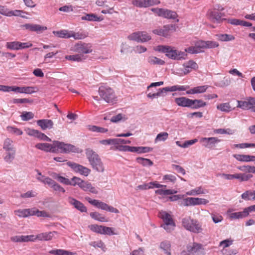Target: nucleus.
Wrapping results in <instances>:
<instances>
[{
	"mask_svg": "<svg viewBox=\"0 0 255 255\" xmlns=\"http://www.w3.org/2000/svg\"><path fill=\"white\" fill-rule=\"evenodd\" d=\"M88 129L90 131L100 133H105L108 131V129L96 126L89 125L88 126Z\"/></svg>",
	"mask_w": 255,
	"mask_h": 255,
	"instance_id": "ea45409f",
	"label": "nucleus"
},
{
	"mask_svg": "<svg viewBox=\"0 0 255 255\" xmlns=\"http://www.w3.org/2000/svg\"><path fill=\"white\" fill-rule=\"evenodd\" d=\"M176 28L177 26L175 24H167L164 25L162 28L153 30L152 32L159 36L168 37L170 36V32L175 31Z\"/></svg>",
	"mask_w": 255,
	"mask_h": 255,
	"instance_id": "6e6552de",
	"label": "nucleus"
},
{
	"mask_svg": "<svg viewBox=\"0 0 255 255\" xmlns=\"http://www.w3.org/2000/svg\"><path fill=\"white\" fill-rule=\"evenodd\" d=\"M85 153L93 168L98 172H104V167L98 154L91 148L86 149Z\"/></svg>",
	"mask_w": 255,
	"mask_h": 255,
	"instance_id": "f03ea898",
	"label": "nucleus"
},
{
	"mask_svg": "<svg viewBox=\"0 0 255 255\" xmlns=\"http://www.w3.org/2000/svg\"><path fill=\"white\" fill-rule=\"evenodd\" d=\"M25 13V12H24L21 10H10L9 16H20L22 18H25L26 17L25 16L21 15V13Z\"/></svg>",
	"mask_w": 255,
	"mask_h": 255,
	"instance_id": "e2e57ef3",
	"label": "nucleus"
},
{
	"mask_svg": "<svg viewBox=\"0 0 255 255\" xmlns=\"http://www.w3.org/2000/svg\"><path fill=\"white\" fill-rule=\"evenodd\" d=\"M91 47L90 44L80 42L74 45L73 50L79 53L87 54L92 52Z\"/></svg>",
	"mask_w": 255,
	"mask_h": 255,
	"instance_id": "4468645a",
	"label": "nucleus"
},
{
	"mask_svg": "<svg viewBox=\"0 0 255 255\" xmlns=\"http://www.w3.org/2000/svg\"><path fill=\"white\" fill-rule=\"evenodd\" d=\"M217 108L224 112H229L232 110L231 107L228 103L220 104L217 106Z\"/></svg>",
	"mask_w": 255,
	"mask_h": 255,
	"instance_id": "a19ab883",
	"label": "nucleus"
},
{
	"mask_svg": "<svg viewBox=\"0 0 255 255\" xmlns=\"http://www.w3.org/2000/svg\"><path fill=\"white\" fill-rule=\"evenodd\" d=\"M182 225L185 229L194 233H199L203 230L201 224L197 220L190 217L183 218Z\"/></svg>",
	"mask_w": 255,
	"mask_h": 255,
	"instance_id": "39448f33",
	"label": "nucleus"
},
{
	"mask_svg": "<svg viewBox=\"0 0 255 255\" xmlns=\"http://www.w3.org/2000/svg\"><path fill=\"white\" fill-rule=\"evenodd\" d=\"M67 165L71 167L74 172L85 176H87L91 172V170L88 168L73 162L68 161Z\"/></svg>",
	"mask_w": 255,
	"mask_h": 255,
	"instance_id": "1a4fd4ad",
	"label": "nucleus"
},
{
	"mask_svg": "<svg viewBox=\"0 0 255 255\" xmlns=\"http://www.w3.org/2000/svg\"><path fill=\"white\" fill-rule=\"evenodd\" d=\"M221 141V139L216 137H202L200 139V142L206 148H212L215 146L216 144Z\"/></svg>",
	"mask_w": 255,
	"mask_h": 255,
	"instance_id": "dca6fc26",
	"label": "nucleus"
},
{
	"mask_svg": "<svg viewBox=\"0 0 255 255\" xmlns=\"http://www.w3.org/2000/svg\"><path fill=\"white\" fill-rule=\"evenodd\" d=\"M159 248L167 255H171V244L169 241L165 240L162 242L160 244Z\"/></svg>",
	"mask_w": 255,
	"mask_h": 255,
	"instance_id": "bb28decb",
	"label": "nucleus"
},
{
	"mask_svg": "<svg viewBox=\"0 0 255 255\" xmlns=\"http://www.w3.org/2000/svg\"><path fill=\"white\" fill-rule=\"evenodd\" d=\"M211 216L213 221L215 224L221 222L223 219V217L221 215H220L219 214L216 213H212L211 214Z\"/></svg>",
	"mask_w": 255,
	"mask_h": 255,
	"instance_id": "052dcab7",
	"label": "nucleus"
},
{
	"mask_svg": "<svg viewBox=\"0 0 255 255\" xmlns=\"http://www.w3.org/2000/svg\"><path fill=\"white\" fill-rule=\"evenodd\" d=\"M53 33L54 35L58 37L62 38H70V31L68 30H61L59 31H53Z\"/></svg>",
	"mask_w": 255,
	"mask_h": 255,
	"instance_id": "72a5a7b5",
	"label": "nucleus"
},
{
	"mask_svg": "<svg viewBox=\"0 0 255 255\" xmlns=\"http://www.w3.org/2000/svg\"><path fill=\"white\" fill-rule=\"evenodd\" d=\"M3 149L5 151V155L3 157L4 160L6 163H11L16 154V149L13 144V141L9 138H6L3 142Z\"/></svg>",
	"mask_w": 255,
	"mask_h": 255,
	"instance_id": "20e7f679",
	"label": "nucleus"
},
{
	"mask_svg": "<svg viewBox=\"0 0 255 255\" xmlns=\"http://www.w3.org/2000/svg\"><path fill=\"white\" fill-rule=\"evenodd\" d=\"M241 197L245 200H255V191H246L242 194Z\"/></svg>",
	"mask_w": 255,
	"mask_h": 255,
	"instance_id": "2f4dec72",
	"label": "nucleus"
},
{
	"mask_svg": "<svg viewBox=\"0 0 255 255\" xmlns=\"http://www.w3.org/2000/svg\"><path fill=\"white\" fill-rule=\"evenodd\" d=\"M58 143L59 144V146H60V152L61 153H67L70 152L81 153L82 151L79 148L71 144H66L63 142H60V143Z\"/></svg>",
	"mask_w": 255,
	"mask_h": 255,
	"instance_id": "f8f14e48",
	"label": "nucleus"
},
{
	"mask_svg": "<svg viewBox=\"0 0 255 255\" xmlns=\"http://www.w3.org/2000/svg\"><path fill=\"white\" fill-rule=\"evenodd\" d=\"M37 193L32 190L28 191L26 193H22L20 194V197L22 198H29L34 197L36 196Z\"/></svg>",
	"mask_w": 255,
	"mask_h": 255,
	"instance_id": "13d9d810",
	"label": "nucleus"
},
{
	"mask_svg": "<svg viewBox=\"0 0 255 255\" xmlns=\"http://www.w3.org/2000/svg\"><path fill=\"white\" fill-rule=\"evenodd\" d=\"M131 40L138 42H145L151 39V36L145 31H138L132 33L128 37Z\"/></svg>",
	"mask_w": 255,
	"mask_h": 255,
	"instance_id": "9d476101",
	"label": "nucleus"
},
{
	"mask_svg": "<svg viewBox=\"0 0 255 255\" xmlns=\"http://www.w3.org/2000/svg\"><path fill=\"white\" fill-rule=\"evenodd\" d=\"M21 120L23 121H27L33 118L34 114L31 112H24L20 115Z\"/></svg>",
	"mask_w": 255,
	"mask_h": 255,
	"instance_id": "c03bdc74",
	"label": "nucleus"
},
{
	"mask_svg": "<svg viewBox=\"0 0 255 255\" xmlns=\"http://www.w3.org/2000/svg\"><path fill=\"white\" fill-rule=\"evenodd\" d=\"M99 94L101 98L106 102L114 104L117 101V97L115 95V92L110 87L103 85L99 88Z\"/></svg>",
	"mask_w": 255,
	"mask_h": 255,
	"instance_id": "7ed1b4c3",
	"label": "nucleus"
},
{
	"mask_svg": "<svg viewBox=\"0 0 255 255\" xmlns=\"http://www.w3.org/2000/svg\"><path fill=\"white\" fill-rule=\"evenodd\" d=\"M82 20H85L90 21H101L103 20V18L98 16L94 13L87 14L85 16L81 17Z\"/></svg>",
	"mask_w": 255,
	"mask_h": 255,
	"instance_id": "c756f323",
	"label": "nucleus"
},
{
	"mask_svg": "<svg viewBox=\"0 0 255 255\" xmlns=\"http://www.w3.org/2000/svg\"><path fill=\"white\" fill-rule=\"evenodd\" d=\"M156 50L165 53L168 58L175 60L185 59L187 56L185 52L177 50L169 46L159 45Z\"/></svg>",
	"mask_w": 255,
	"mask_h": 255,
	"instance_id": "f257e3e1",
	"label": "nucleus"
},
{
	"mask_svg": "<svg viewBox=\"0 0 255 255\" xmlns=\"http://www.w3.org/2000/svg\"><path fill=\"white\" fill-rule=\"evenodd\" d=\"M153 150L152 147L147 146H138V153H144L151 152Z\"/></svg>",
	"mask_w": 255,
	"mask_h": 255,
	"instance_id": "338daca9",
	"label": "nucleus"
},
{
	"mask_svg": "<svg viewBox=\"0 0 255 255\" xmlns=\"http://www.w3.org/2000/svg\"><path fill=\"white\" fill-rule=\"evenodd\" d=\"M70 37H73L75 39H82L84 38L86 36L85 34L82 32H74L72 31H70Z\"/></svg>",
	"mask_w": 255,
	"mask_h": 255,
	"instance_id": "49530a36",
	"label": "nucleus"
},
{
	"mask_svg": "<svg viewBox=\"0 0 255 255\" xmlns=\"http://www.w3.org/2000/svg\"><path fill=\"white\" fill-rule=\"evenodd\" d=\"M58 143H60L59 141H54L52 144H51V146L49 147V152L56 153L58 152V149H60V146H59V144Z\"/></svg>",
	"mask_w": 255,
	"mask_h": 255,
	"instance_id": "8fccbe9b",
	"label": "nucleus"
},
{
	"mask_svg": "<svg viewBox=\"0 0 255 255\" xmlns=\"http://www.w3.org/2000/svg\"><path fill=\"white\" fill-rule=\"evenodd\" d=\"M86 199L90 204L94 206L97 208L101 209L103 210H107L108 206L107 204L98 200H93L89 197H86Z\"/></svg>",
	"mask_w": 255,
	"mask_h": 255,
	"instance_id": "4be33fe9",
	"label": "nucleus"
},
{
	"mask_svg": "<svg viewBox=\"0 0 255 255\" xmlns=\"http://www.w3.org/2000/svg\"><path fill=\"white\" fill-rule=\"evenodd\" d=\"M183 66L184 68H190L191 69H196L198 68V65L193 60H189V61L187 62L186 63H185Z\"/></svg>",
	"mask_w": 255,
	"mask_h": 255,
	"instance_id": "864d4df0",
	"label": "nucleus"
},
{
	"mask_svg": "<svg viewBox=\"0 0 255 255\" xmlns=\"http://www.w3.org/2000/svg\"><path fill=\"white\" fill-rule=\"evenodd\" d=\"M206 103L202 100H191L190 108L193 109H198L205 107Z\"/></svg>",
	"mask_w": 255,
	"mask_h": 255,
	"instance_id": "cd10ccee",
	"label": "nucleus"
},
{
	"mask_svg": "<svg viewBox=\"0 0 255 255\" xmlns=\"http://www.w3.org/2000/svg\"><path fill=\"white\" fill-rule=\"evenodd\" d=\"M43 182L44 184L48 185L49 187L52 188L55 191L62 192L63 193L65 192V190L61 186L50 178H46L43 180Z\"/></svg>",
	"mask_w": 255,
	"mask_h": 255,
	"instance_id": "6ab92c4d",
	"label": "nucleus"
},
{
	"mask_svg": "<svg viewBox=\"0 0 255 255\" xmlns=\"http://www.w3.org/2000/svg\"><path fill=\"white\" fill-rule=\"evenodd\" d=\"M206 48H214L219 46V43L215 41H206Z\"/></svg>",
	"mask_w": 255,
	"mask_h": 255,
	"instance_id": "774afa93",
	"label": "nucleus"
},
{
	"mask_svg": "<svg viewBox=\"0 0 255 255\" xmlns=\"http://www.w3.org/2000/svg\"><path fill=\"white\" fill-rule=\"evenodd\" d=\"M7 129L9 132L15 134L17 135H21L23 133L21 129L14 127L8 126L7 127Z\"/></svg>",
	"mask_w": 255,
	"mask_h": 255,
	"instance_id": "6e6d98bb",
	"label": "nucleus"
},
{
	"mask_svg": "<svg viewBox=\"0 0 255 255\" xmlns=\"http://www.w3.org/2000/svg\"><path fill=\"white\" fill-rule=\"evenodd\" d=\"M209 203L207 199L199 198H193V205H205Z\"/></svg>",
	"mask_w": 255,
	"mask_h": 255,
	"instance_id": "3c124183",
	"label": "nucleus"
},
{
	"mask_svg": "<svg viewBox=\"0 0 255 255\" xmlns=\"http://www.w3.org/2000/svg\"><path fill=\"white\" fill-rule=\"evenodd\" d=\"M91 231L94 232L102 234L103 226H99L98 225H92L90 226Z\"/></svg>",
	"mask_w": 255,
	"mask_h": 255,
	"instance_id": "680f3d73",
	"label": "nucleus"
},
{
	"mask_svg": "<svg viewBox=\"0 0 255 255\" xmlns=\"http://www.w3.org/2000/svg\"><path fill=\"white\" fill-rule=\"evenodd\" d=\"M158 217L161 219L163 224L161 227L164 228L167 232H170L175 227V224L170 214L166 211H161L159 212Z\"/></svg>",
	"mask_w": 255,
	"mask_h": 255,
	"instance_id": "423d86ee",
	"label": "nucleus"
},
{
	"mask_svg": "<svg viewBox=\"0 0 255 255\" xmlns=\"http://www.w3.org/2000/svg\"><path fill=\"white\" fill-rule=\"evenodd\" d=\"M37 124L42 130L51 129L53 128V122L51 120L42 119L37 121Z\"/></svg>",
	"mask_w": 255,
	"mask_h": 255,
	"instance_id": "5701e85b",
	"label": "nucleus"
},
{
	"mask_svg": "<svg viewBox=\"0 0 255 255\" xmlns=\"http://www.w3.org/2000/svg\"><path fill=\"white\" fill-rule=\"evenodd\" d=\"M114 230L115 229L114 228L103 226L102 234L108 235L109 236L117 235V234L114 232Z\"/></svg>",
	"mask_w": 255,
	"mask_h": 255,
	"instance_id": "37998d69",
	"label": "nucleus"
},
{
	"mask_svg": "<svg viewBox=\"0 0 255 255\" xmlns=\"http://www.w3.org/2000/svg\"><path fill=\"white\" fill-rule=\"evenodd\" d=\"M136 161L144 166H151L153 164V162L149 159L144 158L143 157L136 158Z\"/></svg>",
	"mask_w": 255,
	"mask_h": 255,
	"instance_id": "58836bf2",
	"label": "nucleus"
},
{
	"mask_svg": "<svg viewBox=\"0 0 255 255\" xmlns=\"http://www.w3.org/2000/svg\"><path fill=\"white\" fill-rule=\"evenodd\" d=\"M181 206H189L193 205V197H188L183 199L179 203Z\"/></svg>",
	"mask_w": 255,
	"mask_h": 255,
	"instance_id": "5fc2aeb1",
	"label": "nucleus"
},
{
	"mask_svg": "<svg viewBox=\"0 0 255 255\" xmlns=\"http://www.w3.org/2000/svg\"><path fill=\"white\" fill-rule=\"evenodd\" d=\"M51 146V144L48 143H39L35 145V147L38 149L48 152L49 147Z\"/></svg>",
	"mask_w": 255,
	"mask_h": 255,
	"instance_id": "de8ad7c7",
	"label": "nucleus"
},
{
	"mask_svg": "<svg viewBox=\"0 0 255 255\" xmlns=\"http://www.w3.org/2000/svg\"><path fill=\"white\" fill-rule=\"evenodd\" d=\"M58 181L61 183L67 185H72L74 186V182L69 180L68 179L60 175L59 177H58Z\"/></svg>",
	"mask_w": 255,
	"mask_h": 255,
	"instance_id": "603ef678",
	"label": "nucleus"
},
{
	"mask_svg": "<svg viewBox=\"0 0 255 255\" xmlns=\"http://www.w3.org/2000/svg\"><path fill=\"white\" fill-rule=\"evenodd\" d=\"M148 62L152 65H163L165 64V62L163 60L152 56L148 58Z\"/></svg>",
	"mask_w": 255,
	"mask_h": 255,
	"instance_id": "f704fd0d",
	"label": "nucleus"
},
{
	"mask_svg": "<svg viewBox=\"0 0 255 255\" xmlns=\"http://www.w3.org/2000/svg\"><path fill=\"white\" fill-rule=\"evenodd\" d=\"M158 0H133L132 3L139 7H147L159 3Z\"/></svg>",
	"mask_w": 255,
	"mask_h": 255,
	"instance_id": "f3484780",
	"label": "nucleus"
},
{
	"mask_svg": "<svg viewBox=\"0 0 255 255\" xmlns=\"http://www.w3.org/2000/svg\"><path fill=\"white\" fill-rule=\"evenodd\" d=\"M68 202L69 204L73 206L75 209L81 212H87V209L86 207L80 201L75 198L69 197L68 198Z\"/></svg>",
	"mask_w": 255,
	"mask_h": 255,
	"instance_id": "a211bd4d",
	"label": "nucleus"
},
{
	"mask_svg": "<svg viewBox=\"0 0 255 255\" xmlns=\"http://www.w3.org/2000/svg\"><path fill=\"white\" fill-rule=\"evenodd\" d=\"M204 193H205V192L201 187H199L197 188L191 190V191H188L186 193L187 195H193V196L199 195L200 194H204Z\"/></svg>",
	"mask_w": 255,
	"mask_h": 255,
	"instance_id": "09e8293b",
	"label": "nucleus"
},
{
	"mask_svg": "<svg viewBox=\"0 0 255 255\" xmlns=\"http://www.w3.org/2000/svg\"><path fill=\"white\" fill-rule=\"evenodd\" d=\"M49 253L55 255H77L76 253H72L62 249L52 250L50 251Z\"/></svg>",
	"mask_w": 255,
	"mask_h": 255,
	"instance_id": "7c9ffc66",
	"label": "nucleus"
},
{
	"mask_svg": "<svg viewBox=\"0 0 255 255\" xmlns=\"http://www.w3.org/2000/svg\"><path fill=\"white\" fill-rule=\"evenodd\" d=\"M6 47L10 50H19L18 41L7 42L6 44Z\"/></svg>",
	"mask_w": 255,
	"mask_h": 255,
	"instance_id": "a18cd8bd",
	"label": "nucleus"
},
{
	"mask_svg": "<svg viewBox=\"0 0 255 255\" xmlns=\"http://www.w3.org/2000/svg\"><path fill=\"white\" fill-rule=\"evenodd\" d=\"M253 175L246 173H237L234 174V179H238L240 181H247L253 177Z\"/></svg>",
	"mask_w": 255,
	"mask_h": 255,
	"instance_id": "473e14b6",
	"label": "nucleus"
},
{
	"mask_svg": "<svg viewBox=\"0 0 255 255\" xmlns=\"http://www.w3.org/2000/svg\"><path fill=\"white\" fill-rule=\"evenodd\" d=\"M209 19L214 23H220L225 19L222 17L224 15L223 13L216 10H209L207 12Z\"/></svg>",
	"mask_w": 255,
	"mask_h": 255,
	"instance_id": "2eb2a0df",
	"label": "nucleus"
},
{
	"mask_svg": "<svg viewBox=\"0 0 255 255\" xmlns=\"http://www.w3.org/2000/svg\"><path fill=\"white\" fill-rule=\"evenodd\" d=\"M57 232L55 231L40 233L36 236V238H35V240L38 239L40 241H49L52 239L54 235Z\"/></svg>",
	"mask_w": 255,
	"mask_h": 255,
	"instance_id": "a878e982",
	"label": "nucleus"
},
{
	"mask_svg": "<svg viewBox=\"0 0 255 255\" xmlns=\"http://www.w3.org/2000/svg\"><path fill=\"white\" fill-rule=\"evenodd\" d=\"M66 60L72 61L80 62L85 59L83 55L81 54H78L73 55H66L65 57Z\"/></svg>",
	"mask_w": 255,
	"mask_h": 255,
	"instance_id": "e433bc0d",
	"label": "nucleus"
},
{
	"mask_svg": "<svg viewBox=\"0 0 255 255\" xmlns=\"http://www.w3.org/2000/svg\"><path fill=\"white\" fill-rule=\"evenodd\" d=\"M151 10L157 13L158 16L167 19H175L178 17L177 13L171 10L163 8H152Z\"/></svg>",
	"mask_w": 255,
	"mask_h": 255,
	"instance_id": "9b49d317",
	"label": "nucleus"
},
{
	"mask_svg": "<svg viewBox=\"0 0 255 255\" xmlns=\"http://www.w3.org/2000/svg\"><path fill=\"white\" fill-rule=\"evenodd\" d=\"M90 215L92 218L95 220H97L101 222L107 221V220L106 219V218L98 212H91L90 213Z\"/></svg>",
	"mask_w": 255,
	"mask_h": 255,
	"instance_id": "4c0bfd02",
	"label": "nucleus"
},
{
	"mask_svg": "<svg viewBox=\"0 0 255 255\" xmlns=\"http://www.w3.org/2000/svg\"><path fill=\"white\" fill-rule=\"evenodd\" d=\"M202 248L203 247L201 244L193 243L192 245H188L187 247V250L189 255H193Z\"/></svg>",
	"mask_w": 255,
	"mask_h": 255,
	"instance_id": "c85d7f7f",
	"label": "nucleus"
},
{
	"mask_svg": "<svg viewBox=\"0 0 255 255\" xmlns=\"http://www.w3.org/2000/svg\"><path fill=\"white\" fill-rule=\"evenodd\" d=\"M208 88V86L207 85L200 86L194 87L195 94L204 93L205 92H206Z\"/></svg>",
	"mask_w": 255,
	"mask_h": 255,
	"instance_id": "69168bd1",
	"label": "nucleus"
},
{
	"mask_svg": "<svg viewBox=\"0 0 255 255\" xmlns=\"http://www.w3.org/2000/svg\"><path fill=\"white\" fill-rule=\"evenodd\" d=\"M14 214L20 218L28 217L26 209L15 210Z\"/></svg>",
	"mask_w": 255,
	"mask_h": 255,
	"instance_id": "4d7b16f0",
	"label": "nucleus"
},
{
	"mask_svg": "<svg viewBox=\"0 0 255 255\" xmlns=\"http://www.w3.org/2000/svg\"><path fill=\"white\" fill-rule=\"evenodd\" d=\"M217 39L222 41H230L235 39V37L231 34H219L216 35Z\"/></svg>",
	"mask_w": 255,
	"mask_h": 255,
	"instance_id": "c9c22d12",
	"label": "nucleus"
},
{
	"mask_svg": "<svg viewBox=\"0 0 255 255\" xmlns=\"http://www.w3.org/2000/svg\"><path fill=\"white\" fill-rule=\"evenodd\" d=\"M27 212V216H36L38 217H48V215L47 213L44 211H39L37 208L33 207L31 208L26 209Z\"/></svg>",
	"mask_w": 255,
	"mask_h": 255,
	"instance_id": "412c9836",
	"label": "nucleus"
},
{
	"mask_svg": "<svg viewBox=\"0 0 255 255\" xmlns=\"http://www.w3.org/2000/svg\"><path fill=\"white\" fill-rule=\"evenodd\" d=\"M191 99L185 97L176 98L175 99V103L179 106L190 108Z\"/></svg>",
	"mask_w": 255,
	"mask_h": 255,
	"instance_id": "393cba45",
	"label": "nucleus"
},
{
	"mask_svg": "<svg viewBox=\"0 0 255 255\" xmlns=\"http://www.w3.org/2000/svg\"><path fill=\"white\" fill-rule=\"evenodd\" d=\"M21 27L31 31H36L37 32H41L47 29V27L45 26H42L39 24L31 23H26L21 25Z\"/></svg>",
	"mask_w": 255,
	"mask_h": 255,
	"instance_id": "aec40b11",
	"label": "nucleus"
},
{
	"mask_svg": "<svg viewBox=\"0 0 255 255\" xmlns=\"http://www.w3.org/2000/svg\"><path fill=\"white\" fill-rule=\"evenodd\" d=\"M233 156L237 160L241 162L255 161V156L235 154Z\"/></svg>",
	"mask_w": 255,
	"mask_h": 255,
	"instance_id": "b1692460",
	"label": "nucleus"
},
{
	"mask_svg": "<svg viewBox=\"0 0 255 255\" xmlns=\"http://www.w3.org/2000/svg\"><path fill=\"white\" fill-rule=\"evenodd\" d=\"M72 181L74 182V186L78 185L81 189L86 192H90L93 194H98V191L96 188L93 187L92 184L89 182L85 181L79 177L74 176L72 178Z\"/></svg>",
	"mask_w": 255,
	"mask_h": 255,
	"instance_id": "0eeeda50",
	"label": "nucleus"
},
{
	"mask_svg": "<svg viewBox=\"0 0 255 255\" xmlns=\"http://www.w3.org/2000/svg\"><path fill=\"white\" fill-rule=\"evenodd\" d=\"M35 240L34 235L20 236V242H27L34 241Z\"/></svg>",
	"mask_w": 255,
	"mask_h": 255,
	"instance_id": "0e129e2a",
	"label": "nucleus"
},
{
	"mask_svg": "<svg viewBox=\"0 0 255 255\" xmlns=\"http://www.w3.org/2000/svg\"><path fill=\"white\" fill-rule=\"evenodd\" d=\"M237 107L244 110L252 109L253 112V108L255 106V98L250 97L247 101H237Z\"/></svg>",
	"mask_w": 255,
	"mask_h": 255,
	"instance_id": "ddd939ff",
	"label": "nucleus"
},
{
	"mask_svg": "<svg viewBox=\"0 0 255 255\" xmlns=\"http://www.w3.org/2000/svg\"><path fill=\"white\" fill-rule=\"evenodd\" d=\"M168 137V133L166 132H162L159 133H158L155 139V142L156 143L158 141H164L166 140Z\"/></svg>",
	"mask_w": 255,
	"mask_h": 255,
	"instance_id": "79ce46f5",
	"label": "nucleus"
},
{
	"mask_svg": "<svg viewBox=\"0 0 255 255\" xmlns=\"http://www.w3.org/2000/svg\"><path fill=\"white\" fill-rule=\"evenodd\" d=\"M163 180L166 182H170L174 184L176 181V177L172 174H166L163 176Z\"/></svg>",
	"mask_w": 255,
	"mask_h": 255,
	"instance_id": "bf43d9fd",
	"label": "nucleus"
}]
</instances>
